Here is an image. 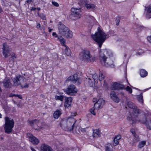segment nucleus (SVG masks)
Wrapping results in <instances>:
<instances>
[{"label":"nucleus","mask_w":151,"mask_h":151,"mask_svg":"<svg viewBox=\"0 0 151 151\" xmlns=\"http://www.w3.org/2000/svg\"><path fill=\"white\" fill-rule=\"evenodd\" d=\"M72 101V98L71 97L67 98L65 99V102L64 106L65 108H68L70 107Z\"/></svg>","instance_id":"a211bd4d"},{"label":"nucleus","mask_w":151,"mask_h":151,"mask_svg":"<svg viewBox=\"0 0 151 151\" xmlns=\"http://www.w3.org/2000/svg\"><path fill=\"white\" fill-rule=\"evenodd\" d=\"M16 97H18L19 99H22V97L21 95H16Z\"/></svg>","instance_id":"5fc2aeb1"},{"label":"nucleus","mask_w":151,"mask_h":151,"mask_svg":"<svg viewBox=\"0 0 151 151\" xmlns=\"http://www.w3.org/2000/svg\"><path fill=\"white\" fill-rule=\"evenodd\" d=\"M128 105L129 107L132 109L136 108V106L132 102H128Z\"/></svg>","instance_id":"473e14b6"},{"label":"nucleus","mask_w":151,"mask_h":151,"mask_svg":"<svg viewBox=\"0 0 151 151\" xmlns=\"http://www.w3.org/2000/svg\"><path fill=\"white\" fill-rule=\"evenodd\" d=\"M111 98L115 102L118 103L120 101V99L114 91H111L110 93Z\"/></svg>","instance_id":"dca6fc26"},{"label":"nucleus","mask_w":151,"mask_h":151,"mask_svg":"<svg viewBox=\"0 0 151 151\" xmlns=\"http://www.w3.org/2000/svg\"><path fill=\"white\" fill-rule=\"evenodd\" d=\"M61 114L60 111L57 110L54 112L53 114V116L55 118L58 119L60 115Z\"/></svg>","instance_id":"b1692460"},{"label":"nucleus","mask_w":151,"mask_h":151,"mask_svg":"<svg viewBox=\"0 0 151 151\" xmlns=\"http://www.w3.org/2000/svg\"><path fill=\"white\" fill-rule=\"evenodd\" d=\"M12 58L14 60L17 58V56L14 53H12L11 54Z\"/></svg>","instance_id":"a18cd8bd"},{"label":"nucleus","mask_w":151,"mask_h":151,"mask_svg":"<svg viewBox=\"0 0 151 151\" xmlns=\"http://www.w3.org/2000/svg\"><path fill=\"white\" fill-rule=\"evenodd\" d=\"M104 86L106 88L107 87V83L105 81H104Z\"/></svg>","instance_id":"864d4df0"},{"label":"nucleus","mask_w":151,"mask_h":151,"mask_svg":"<svg viewBox=\"0 0 151 151\" xmlns=\"http://www.w3.org/2000/svg\"><path fill=\"white\" fill-rule=\"evenodd\" d=\"M112 146L111 144H108L105 147V151H113Z\"/></svg>","instance_id":"c756f323"},{"label":"nucleus","mask_w":151,"mask_h":151,"mask_svg":"<svg viewBox=\"0 0 151 151\" xmlns=\"http://www.w3.org/2000/svg\"><path fill=\"white\" fill-rule=\"evenodd\" d=\"M79 2H78L80 5H82L85 4L87 1L88 0H78Z\"/></svg>","instance_id":"58836bf2"},{"label":"nucleus","mask_w":151,"mask_h":151,"mask_svg":"<svg viewBox=\"0 0 151 151\" xmlns=\"http://www.w3.org/2000/svg\"><path fill=\"white\" fill-rule=\"evenodd\" d=\"M128 116L127 118L128 120L131 121L130 123L133 124L135 122H140L142 123L146 124L147 128L151 130V121L150 120L147 121L145 115L142 116H137L134 117Z\"/></svg>","instance_id":"7ed1b4c3"},{"label":"nucleus","mask_w":151,"mask_h":151,"mask_svg":"<svg viewBox=\"0 0 151 151\" xmlns=\"http://www.w3.org/2000/svg\"><path fill=\"white\" fill-rule=\"evenodd\" d=\"M105 77L104 75L102 72H100L99 79L100 81H102L104 79Z\"/></svg>","instance_id":"f704fd0d"},{"label":"nucleus","mask_w":151,"mask_h":151,"mask_svg":"<svg viewBox=\"0 0 151 151\" xmlns=\"http://www.w3.org/2000/svg\"><path fill=\"white\" fill-rule=\"evenodd\" d=\"M29 124H30L32 126L35 124H37L38 127V128L35 129L37 130H39L40 129H42L43 127L41 126H39L38 124L40 122L39 121L36 119H35L33 120L29 121Z\"/></svg>","instance_id":"f3484780"},{"label":"nucleus","mask_w":151,"mask_h":151,"mask_svg":"<svg viewBox=\"0 0 151 151\" xmlns=\"http://www.w3.org/2000/svg\"><path fill=\"white\" fill-rule=\"evenodd\" d=\"M2 53L5 58H7L10 55V49L6 43L3 44Z\"/></svg>","instance_id":"9b49d317"},{"label":"nucleus","mask_w":151,"mask_h":151,"mask_svg":"<svg viewBox=\"0 0 151 151\" xmlns=\"http://www.w3.org/2000/svg\"><path fill=\"white\" fill-rule=\"evenodd\" d=\"M97 32L94 35H91L92 39L97 42L99 47H101L103 43L104 42L106 38L109 37V36L106 34L101 28L99 27L97 29Z\"/></svg>","instance_id":"f03ea898"},{"label":"nucleus","mask_w":151,"mask_h":151,"mask_svg":"<svg viewBox=\"0 0 151 151\" xmlns=\"http://www.w3.org/2000/svg\"><path fill=\"white\" fill-rule=\"evenodd\" d=\"M100 132L98 129L93 130V137H100Z\"/></svg>","instance_id":"aec40b11"},{"label":"nucleus","mask_w":151,"mask_h":151,"mask_svg":"<svg viewBox=\"0 0 151 151\" xmlns=\"http://www.w3.org/2000/svg\"><path fill=\"white\" fill-rule=\"evenodd\" d=\"M147 40L150 42L151 43V36L147 37Z\"/></svg>","instance_id":"8fccbe9b"},{"label":"nucleus","mask_w":151,"mask_h":151,"mask_svg":"<svg viewBox=\"0 0 151 151\" xmlns=\"http://www.w3.org/2000/svg\"><path fill=\"white\" fill-rule=\"evenodd\" d=\"M50 146L45 144H43L40 147V151H47L49 150V148Z\"/></svg>","instance_id":"412c9836"},{"label":"nucleus","mask_w":151,"mask_h":151,"mask_svg":"<svg viewBox=\"0 0 151 151\" xmlns=\"http://www.w3.org/2000/svg\"><path fill=\"white\" fill-rule=\"evenodd\" d=\"M96 109V108L94 106L91 108L90 109V111L91 113L94 115H95L96 113L95 112L94 110Z\"/></svg>","instance_id":"e433bc0d"},{"label":"nucleus","mask_w":151,"mask_h":151,"mask_svg":"<svg viewBox=\"0 0 151 151\" xmlns=\"http://www.w3.org/2000/svg\"><path fill=\"white\" fill-rule=\"evenodd\" d=\"M87 116L89 119H91L92 117L91 115L90 114H88Z\"/></svg>","instance_id":"13d9d810"},{"label":"nucleus","mask_w":151,"mask_h":151,"mask_svg":"<svg viewBox=\"0 0 151 151\" xmlns=\"http://www.w3.org/2000/svg\"><path fill=\"white\" fill-rule=\"evenodd\" d=\"M118 140H117L116 139L114 138L113 142V145L114 146H116L119 144Z\"/></svg>","instance_id":"79ce46f5"},{"label":"nucleus","mask_w":151,"mask_h":151,"mask_svg":"<svg viewBox=\"0 0 151 151\" xmlns=\"http://www.w3.org/2000/svg\"><path fill=\"white\" fill-rule=\"evenodd\" d=\"M52 4L54 6L56 7H58L59 6V4L58 3L53 1H52Z\"/></svg>","instance_id":"c03bdc74"},{"label":"nucleus","mask_w":151,"mask_h":151,"mask_svg":"<svg viewBox=\"0 0 151 151\" xmlns=\"http://www.w3.org/2000/svg\"><path fill=\"white\" fill-rule=\"evenodd\" d=\"M111 89L112 90H120L124 89L125 86L124 85L120 84L116 82H114L111 86Z\"/></svg>","instance_id":"ddd939ff"},{"label":"nucleus","mask_w":151,"mask_h":151,"mask_svg":"<svg viewBox=\"0 0 151 151\" xmlns=\"http://www.w3.org/2000/svg\"><path fill=\"white\" fill-rule=\"evenodd\" d=\"M76 113L73 112L71 116H76Z\"/></svg>","instance_id":"680f3d73"},{"label":"nucleus","mask_w":151,"mask_h":151,"mask_svg":"<svg viewBox=\"0 0 151 151\" xmlns=\"http://www.w3.org/2000/svg\"><path fill=\"white\" fill-rule=\"evenodd\" d=\"M126 90L128 91L129 93H132V89L129 86H127L126 88H125Z\"/></svg>","instance_id":"ea45409f"},{"label":"nucleus","mask_w":151,"mask_h":151,"mask_svg":"<svg viewBox=\"0 0 151 151\" xmlns=\"http://www.w3.org/2000/svg\"><path fill=\"white\" fill-rule=\"evenodd\" d=\"M45 29V27L43 25L41 26V27L40 28V30H44Z\"/></svg>","instance_id":"6e6d98bb"},{"label":"nucleus","mask_w":151,"mask_h":151,"mask_svg":"<svg viewBox=\"0 0 151 151\" xmlns=\"http://www.w3.org/2000/svg\"><path fill=\"white\" fill-rule=\"evenodd\" d=\"M134 136V139H133V143L132 144V146L134 145V143L137 142H138L139 140V136L137 135H135Z\"/></svg>","instance_id":"c85d7f7f"},{"label":"nucleus","mask_w":151,"mask_h":151,"mask_svg":"<svg viewBox=\"0 0 151 151\" xmlns=\"http://www.w3.org/2000/svg\"><path fill=\"white\" fill-rule=\"evenodd\" d=\"M65 47L66 48L65 50V52L67 55L69 56L70 55L71 53L70 50V49L67 46Z\"/></svg>","instance_id":"7c9ffc66"},{"label":"nucleus","mask_w":151,"mask_h":151,"mask_svg":"<svg viewBox=\"0 0 151 151\" xmlns=\"http://www.w3.org/2000/svg\"><path fill=\"white\" fill-rule=\"evenodd\" d=\"M145 10H147V12L146 14V16L148 19L151 18V6L145 8Z\"/></svg>","instance_id":"6ab92c4d"},{"label":"nucleus","mask_w":151,"mask_h":151,"mask_svg":"<svg viewBox=\"0 0 151 151\" xmlns=\"http://www.w3.org/2000/svg\"><path fill=\"white\" fill-rule=\"evenodd\" d=\"M111 51L108 49L102 50L100 52L99 59L101 65L106 67H111L113 65V61L110 59L112 56Z\"/></svg>","instance_id":"f257e3e1"},{"label":"nucleus","mask_w":151,"mask_h":151,"mask_svg":"<svg viewBox=\"0 0 151 151\" xmlns=\"http://www.w3.org/2000/svg\"><path fill=\"white\" fill-rule=\"evenodd\" d=\"M137 98L139 102L141 104H143V99L142 93H141L140 94L137 96Z\"/></svg>","instance_id":"cd10ccee"},{"label":"nucleus","mask_w":151,"mask_h":151,"mask_svg":"<svg viewBox=\"0 0 151 151\" xmlns=\"http://www.w3.org/2000/svg\"><path fill=\"white\" fill-rule=\"evenodd\" d=\"M71 14L70 16L71 17H74V19H77L81 17V11L80 8H72L71 10Z\"/></svg>","instance_id":"1a4fd4ad"},{"label":"nucleus","mask_w":151,"mask_h":151,"mask_svg":"<svg viewBox=\"0 0 151 151\" xmlns=\"http://www.w3.org/2000/svg\"><path fill=\"white\" fill-rule=\"evenodd\" d=\"M79 58L82 61L86 62H93L96 60V58L91 54L88 49H84L80 53Z\"/></svg>","instance_id":"39448f33"},{"label":"nucleus","mask_w":151,"mask_h":151,"mask_svg":"<svg viewBox=\"0 0 151 151\" xmlns=\"http://www.w3.org/2000/svg\"><path fill=\"white\" fill-rule=\"evenodd\" d=\"M86 18L89 21L92 20L93 21L94 20V17L90 15L86 16Z\"/></svg>","instance_id":"4c0bfd02"},{"label":"nucleus","mask_w":151,"mask_h":151,"mask_svg":"<svg viewBox=\"0 0 151 151\" xmlns=\"http://www.w3.org/2000/svg\"><path fill=\"white\" fill-rule=\"evenodd\" d=\"M105 104L104 100L102 98H100L94 104V107L96 109L102 108Z\"/></svg>","instance_id":"4468645a"},{"label":"nucleus","mask_w":151,"mask_h":151,"mask_svg":"<svg viewBox=\"0 0 151 151\" xmlns=\"http://www.w3.org/2000/svg\"><path fill=\"white\" fill-rule=\"evenodd\" d=\"M134 112L136 114H138L139 113V110L137 108V106L136 108L133 109Z\"/></svg>","instance_id":"a19ab883"},{"label":"nucleus","mask_w":151,"mask_h":151,"mask_svg":"<svg viewBox=\"0 0 151 151\" xmlns=\"http://www.w3.org/2000/svg\"><path fill=\"white\" fill-rule=\"evenodd\" d=\"M120 93L122 95H124V93L123 92H121Z\"/></svg>","instance_id":"69168bd1"},{"label":"nucleus","mask_w":151,"mask_h":151,"mask_svg":"<svg viewBox=\"0 0 151 151\" xmlns=\"http://www.w3.org/2000/svg\"><path fill=\"white\" fill-rule=\"evenodd\" d=\"M86 81L88 82L89 86L91 87H92L93 86L94 83V82L92 81L91 79L89 78H86Z\"/></svg>","instance_id":"72a5a7b5"},{"label":"nucleus","mask_w":151,"mask_h":151,"mask_svg":"<svg viewBox=\"0 0 151 151\" xmlns=\"http://www.w3.org/2000/svg\"><path fill=\"white\" fill-rule=\"evenodd\" d=\"M24 78L19 75L16 76L14 79L13 82L15 86L20 85L22 88H27L29 84L24 82Z\"/></svg>","instance_id":"6e6552de"},{"label":"nucleus","mask_w":151,"mask_h":151,"mask_svg":"<svg viewBox=\"0 0 151 151\" xmlns=\"http://www.w3.org/2000/svg\"><path fill=\"white\" fill-rule=\"evenodd\" d=\"M49 150H47V151H53V150L50 147H49Z\"/></svg>","instance_id":"052dcab7"},{"label":"nucleus","mask_w":151,"mask_h":151,"mask_svg":"<svg viewBox=\"0 0 151 151\" xmlns=\"http://www.w3.org/2000/svg\"><path fill=\"white\" fill-rule=\"evenodd\" d=\"M52 35H53V36H54L55 37H58V36L57 35V34H56V33L55 32H53L52 33Z\"/></svg>","instance_id":"603ef678"},{"label":"nucleus","mask_w":151,"mask_h":151,"mask_svg":"<svg viewBox=\"0 0 151 151\" xmlns=\"http://www.w3.org/2000/svg\"><path fill=\"white\" fill-rule=\"evenodd\" d=\"M39 16L43 20L46 19V17L45 16V15L44 14H40V15H39Z\"/></svg>","instance_id":"37998d69"},{"label":"nucleus","mask_w":151,"mask_h":151,"mask_svg":"<svg viewBox=\"0 0 151 151\" xmlns=\"http://www.w3.org/2000/svg\"><path fill=\"white\" fill-rule=\"evenodd\" d=\"M86 6L88 9L95 10L96 8L95 5L92 4H86Z\"/></svg>","instance_id":"4be33fe9"},{"label":"nucleus","mask_w":151,"mask_h":151,"mask_svg":"<svg viewBox=\"0 0 151 151\" xmlns=\"http://www.w3.org/2000/svg\"><path fill=\"white\" fill-rule=\"evenodd\" d=\"M68 80L72 81L77 85H78L80 84L81 82V80L76 74H74L73 75L70 76L68 78Z\"/></svg>","instance_id":"f8f14e48"},{"label":"nucleus","mask_w":151,"mask_h":151,"mask_svg":"<svg viewBox=\"0 0 151 151\" xmlns=\"http://www.w3.org/2000/svg\"><path fill=\"white\" fill-rule=\"evenodd\" d=\"M41 27V26L40 24L39 23L37 24L36 26V28L38 29H40Z\"/></svg>","instance_id":"09e8293b"},{"label":"nucleus","mask_w":151,"mask_h":151,"mask_svg":"<svg viewBox=\"0 0 151 151\" xmlns=\"http://www.w3.org/2000/svg\"><path fill=\"white\" fill-rule=\"evenodd\" d=\"M63 96L60 95L59 96L56 95L55 96V99L57 100H60L61 101H63Z\"/></svg>","instance_id":"2f4dec72"},{"label":"nucleus","mask_w":151,"mask_h":151,"mask_svg":"<svg viewBox=\"0 0 151 151\" xmlns=\"http://www.w3.org/2000/svg\"><path fill=\"white\" fill-rule=\"evenodd\" d=\"M58 39L60 41L61 43V44L62 45L64 46H66V45H65V39L63 38L62 36H60L58 37Z\"/></svg>","instance_id":"bb28decb"},{"label":"nucleus","mask_w":151,"mask_h":151,"mask_svg":"<svg viewBox=\"0 0 151 151\" xmlns=\"http://www.w3.org/2000/svg\"><path fill=\"white\" fill-rule=\"evenodd\" d=\"M81 131L83 133H85L86 132V130L85 129H82L81 130Z\"/></svg>","instance_id":"bf43d9fd"},{"label":"nucleus","mask_w":151,"mask_h":151,"mask_svg":"<svg viewBox=\"0 0 151 151\" xmlns=\"http://www.w3.org/2000/svg\"><path fill=\"white\" fill-rule=\"evenodd\" d=\"M2 117V115L0 113V118H1Z\"/></svg>","instance_id":"774afa93"},{"label":"nucleus","mask_w":151,"mask_h":151,"mask_svg":"<svg viewBox=\"0 0 151 151\" xmlns=\"http://www.w3.org/2000/svg\"><path fill=\"white\" fill-rule=\"evenodd\" d=\"M52 29H50L49 30V32H50L52 31Z\"/></svg>","instance_id":"338daca9"},{"label":"nucleus","mask_w":151,"mask_h":151,"mask_svg":"<svg viewBox=\"0 0 151 151\" xmlns=\"http://www.w3.org/2000/svg\"><path fill=\"white\" fill-rule=\"evenodd\" d=\"M27 135L29 139V141L33 144L37 145L39 143V140L34 137L32 134H28Z\"/></svg>","instance_id":"2eb2a0df"},{"label":"nucleus","mask_w":151,"mask_h":151,"mask_svg":"<svg viewBox=\"0 0 151 151\" xmlns=\"http://www.w3.org/2000/svg\"><path fill=\"white\" fill-rule=\"evenodd\" d=\"M4 119L5 121L4 127L5 132L6 133L10 134L12 131L14 124V121L13 119L8 117H5Z\"/></svg>","instance_id":"0eeeda50"},{"label":"nucleus","mask_w":151,"mask_h":151,"mask_svg":"<svg viewBox=\"0 0 151 151\" xmlns=\"http://www.w3.org/2000/svg\"><path fill=\"white\" fill-rule=\"evenodd\" d=\"M130 132L132 133L133 136H134L135 135V132L134 129H132L130 130Z\"/></svg>","instance_id":"de8ad7c7"},{"label":"nucleus","mask_w":151,"mask_h":151,"mask_svg":"<svg viewBox=\"0 0 151 151\" xmlns=\"http://www.w3.org/2000/svg\"><path fill=\"white\" fill-rule=\"evenodd\" d=\"M116 139L117 140H119V139L121 138V136L120 135H118L116 136L114 138Z\"/></svg>","instance_id":"49530a36"},{"label":"nucleus","mask_w":151,"mask_h":151,"mask_svg":"<svg viewBox=\"0 0 151 151\" xmlns=\"http://www.w3.org/2000/svg\"><path fill=\"white\" fill-rule=\"evenodd\" d=\"M75 122V120L73 118L64 119L61 121L60 123V126L65 130L70 131L73 129Z\"/></svg>","instance_id":"20e7f679"},{"label":"nucleus","mask_w":151,"mask_h":151,"mask_svg":"<svg viewBox=\"0 0 151 151\" xmlns=\"http://www.w3.org/2000/svg\"><path fill=\"white\" fill-rule=\"evenodd\" d=\"M92 76L93 78V79L95 82H96V81H97L99 79L98 76L96 73H95Z\"/></svg>","instance_id":"c9c22d12"},{"label":"nucleus","mask_w":151,"mask_h":151,"mask_svg":"<svg viewBox=\"0 0 151 151\" xmlns=\"http://www.w3.org/2000/svg\"><path fill=\"white\" fill-rule=\"evenodd\" d=\"M146 143V141H142L139 142L138 145V147L140 149L142 148L145 145Z\"/></svg>","instance_id":"a878e982"},{"label":"nucleus","mask_w":151,"mask_h":151,"mask_svg":"<svg viewBox=\"0 0 151 151\" xmlns=\"http://www.w3.org/2000/svg\"><path fill=\"white\" fill-rule=\"evenodd\" d=\"M34 0H27L26 1V3L29 4L31 2H33Z\"/></svg>","instance_id":"3c124183"},{"label":"nucleus","mask_w":151,"mask_h":151,"mask_svg":"<svg viewBox=\"0 0 151 151\" xmlns=\"http://www.w3.org/2000/svg\"><path fill=\"white\" fill-rule=\"evenodd\" d=\"M16 94H11L9 96V97H12L13 96H16Z\"/></svg>","instance_id":"4d7b16f0"},{"label":"nucleus","mask_w":151,"mask_h":151,"mask_svg":"<svg viewBox=\"0 0 151 151\" xmlns=\"http://www.w3.org/2000/svg\"><path fill=\"white\" fill-rule=\"evenodd\" d=\"M36 9V8L33 7L31 9V11H35Z\"/></svg>","instance_id":"e2e57ef3"},{"label":"nucleus","mask_w":151,"mask_h":151,"mask_svg":"<svg viewBox=\"0 0 151 151\" xmlns=\"http://www.w3.org/2000/svg\"><path fill=\"white\" fill-rule=\"evenodd\" d=\"M140 74L141 77H145L147 75V73L145 70L142 69L140 70Z\"/></svg>","instance_id":"393cba45"},{"label":"nucleus","mask_w":151,"mask_h":151,"mask_svg":"<svg viewBox=\"0 0 151 151\" xmlns=\"http://www.w3.org/2000/svg\"><path fill=\"white\" fill-rule=\"evenodd\" d=\"M3 83L4 86L5 88L11 87L12 86V84L9 80H5Z\"/></svg>","instance_id":"5701e85b"},{"label":"nucleus","mask_w":151,"mask_h":151,"mask_svg":"<svg viewBox=\"0 0 151 151\" xmlns=\"http://www.w3.org/2000/svg\"><path fill=\"white\" fill-rule=\"evenodd\" d=\"M63 91L67 94L71 95H72L77 92V89L73 85H70L66 89H63Z\"/></svg>","instance_id":"9d476101"},{"label":"nucleus","mask_w":151,"mask_h":151,"mask_svg":"<svg viewBox=\"0 0 151 151\" xmlns=\"http://www.w3.org/2000/svg\"><path fill=\"white\" fill-rule=\"evenodd\" d=\"M3 12V9L2 7L0 5V13H1Z\"/></svg>","instance_id":"0e129e2a"},{"label":"nucleus","mask_w":151,"mask_h":151,"mask_svg":"<svg viewBox=\"0 0 151 151\" xmlns=\"http://www.w3.org/2000/svg\"><path fill=\"white\" fill-rule=\"evenodd\" d=\"M59 33L61 35L67 38H71L73 36V33L67 27L61 22H59L58 26Z\"/></svg>","instance_id":"423d86ee"}]
</instances>
